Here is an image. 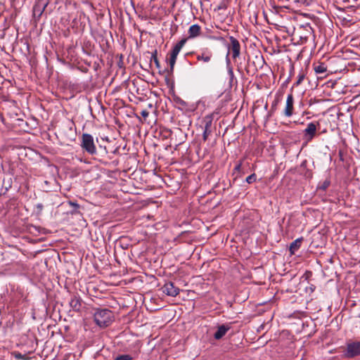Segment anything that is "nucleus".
Here are the masks:
<instances>
[{"label": "nucleus", "instance_id": "f257e3e1", "mask_svg": "<svg viewBox=\"0 0 360 360\" xmlns=\"http://www.w3.org/2000/svg\"><path fill=\"white\" fill-rule=\"evenodd\" d=\"M94 321L101 328L108 327L113 321L114 316L112 311L108 309L96 310L94 315Z\"/></svg>", "mask_w": 360, "mask_h": 360}, {"label": "nucleus", "instance_id": "f03ea898", "mask_svg": "<svg viewBox=\"0 0 360 360\" xmlns=\"http://www.w3.org/2000/svg\"><path fill=\"white\" fill-rule=\"evenodd\" d=\"M229 39L230 43L227 46L228 53L226 56V60L228 65L230 64V60L229 58V54H231L234 60H236L240 55V44L239 41L233 36H230Z\"/></svg>", "mask_w": 360, "mask_h": 360}, {"label": "nucleus", "instance_id": "7ed1b4c3", "mask_svg": "<svg viewBox=\"0 0 360 360\" xmlns=\"http://www.w3.org/2000/svg\"><path fill=\"white\" fill-rule=\"evenodd\" d=\"M80 146L89 155H93L96 153L94 137L89 134L85 133L82 134Z\"/></svg>", "mask_w": 360, "mask_h": 360}, {"label": "nucleus", "instance_id": "20e7f679", "mask_svg": "<svg viewBox=\"0 0 360 360\" xmlns=\"http://www.w3.org/2000/svg\"><path fill=\"white\" fill-rule=\"evenodd\" d=\"M320 127L319 122H311L307 124L305 129L303 130V140L308 143L316 135L317 129Z\"/></svg>", "mask_w": 360, "mask_h": 360}, {"label": "nucleus", "instance_id": "39448f33", "mask_svg": "<svg viewBox=\"0 0 360 360\" xmlns=\"http://www.w3.org/2000/svg\"><path fill=\"white\" fill-rule=\"evenodd\" d=\"M186 39H182L173 47V49L171 51L170 58L169 60V63L170 65L171 71L173 70L174 66L176 63L177 56L179 53L182 47L186 44Z\"/></svg>", "mask_w": 360, "mask_h": 360}, {"label": "nucleus", "instance_id": "423d86ee", "mask_svg": "<svg viewBox=\"0 0 360 360\" xmlns=\"http://www.w3.org/2000/svg\"><path fill=\"white\" fill-rule=\"evenodd\" d=\"M49 4V0H37L33 7V15L36 19L41 18Z\"/></svg>", "mask_w": 360, "mask_h": 360}, {"label": "nucleus", "instance_id": "0eeeda50", "mask_svg": "<svg viewBox=\"0 0 360 360\" xmlns=\"http://www.w3.org/2000/svg\"><path fill=\"white\" fill-rule=\"evenodd\" d=\"M360 354V342H354L347 345L345 355L352 358Z\"/></svg>", "mask_w": 360, "mask_h": 360}, {"label": "nucleus", "instance_id": "6e6552de", "mask_svg": "<svg viewBox=\"0 0 360 360\" xmlns=\"http://www.w3.org/2000/svg\"><path fill=\"white\" fill-rule=\"evenodd\" d=\"M213 53L208 48L202 49L199 53H196V59L198 61H202L203 63H210Z\"/></svg>", "mask_w": 360, "mask_h": 360}, {"label": "nucleus", "instance_id": "1a4fd4ad", "mask_svg": "<svg viewBox=\"0 0 360 360\" xmlns=\"http://www.w3.org/2000/svg\"><path fill=\"white\" fill-rule=\"evenodd\" d=\"M294 112V97L292 94H289L287 96L286 103L283 110V114L285 117H290Z\"/></svg>", "mask_w": 360, "mask_h": 360}, {"label": "nucleus", "instance_id": "9d476101", "mask_svg": "<svg viewBox=\"0 0 360 360\" xmlns=\"http://www.w3.org/2000/svg\"><path fill=\"white\" fill-rule=\"evenodd\" d=\"M162 292L172 297H176L179 293V288L176 287L172 282L166 283L162 288Z\"/></svg>", "mask_w": 360, "mask_h": 360}, {"label": "nucleus", "instance_id": "9b49d317", "mask_svg": "<svg viewBox=\"0 0 360 360\" xmlns=\"http://www.w3.org/2000/svg\"><path fill=\"white\" fill-rule=\"evenodd\" d=\"M231 329V327L229 325L222 324L217 327V330L214 334V338L215 340H220L222 338L226 333Z\"/></svg>", "mask_w": 360, "mask_h": 360}, {"label": "nucleus", "instance_id": "f8f14e48", "mask_svg": "<svg viewBox=\"0 0 360 360\" xmlns=\"http://www.w3.org/2000/svg\"><path fill=\"white\" fill-rule=\"evenodd\" d=\"M82 305L81 297L78 295H72L70 301V306L72 310L79 311L82 308Z\"/></svg>", "mask_w": 360, "mask_h": 360}, {"label": "nucleus", "instance_id": "ddd939ff", "mask_svg": "<svg viewBox=\"0 0 360 360\" xmlns=\"http://www.w3.org/2000/svg\"><path fill=\"white\" fill-rule=\"evenodd\" d=\"M201 32V27L199 25L195 24L191 25L188 31V38L192 39L198 37Z\"/></svg>", "mask_w": 360, "mask_h": 360}, {"label": "nucleus", "instance_id": "4468645a", "mask_svg": "<svg viewBox=\"0 0 360 360\" xmlns=\"http://www.w3.org/2000/svg\"><path fill=\"white\" fill-rule=\"evenodd\" d=\"M214 120V113H211L207 115L204 117L202 120V123L204 124V129H212V122Z\"/></svg>", "mask_w": 360, "mask_h": 360}, {"label": "nucleus", "instance_id": "2eb2a0df", "mask_svg": "<svg viewBox=\"0 0 360 360\" xmlns=\"http://www.w3.org/2000/svg\"><path fill=\"white\" fill-rule=\"evenodd\" d=\"M303 241V238L300 237L295 240L290 245L289 250L290 253L295 254V252L300 248L301 243Z\"/></svg>", "mask_w": 360, "mask_h": 360}, {"label": "nucleus", "instance_id": "dca6fc26", "mask_svg": "<svg viewBox=\"0 0 360 360\" xmlns=\"http://www.w3.org/2000/svg\"><path fill=\"white\" fill-rule=\"evenodd\" d=\"M314 70L316 74H323L327 71V65L323 63L314 64Z\"/></svg>", "mask_w": 360, "mask_h": 360}, {"label": "nucleus", "instance_id": "f3484780", "mask_svg": "<svg viewBox=\"0 0 360 360\" xmlns=\"http://www.w3.org/2000/svg\"><path fill=\"white\" fill-rule=\"evenodd\" d=\"M153 61L156 68L160 69V61L158 58V52H157V50H155L152 54H151V57H150V62Z\"/></svg>", "mask_w": 360, "mask_h": 360}, {"label": "nucleus", "instance_id": "a211bd4d", "mask_svg": "<svg viewBox=\"0 0 360 360\" xmlns=\"http://www.w3.org/2000/svg\"><path fill=\"white\" fill-rule=\"evenodd\" d=\"M305 78V73L304 72L303 70H301L298 75H297V81L295 82L294 84V86H298L299 85L301 84V83L303 82V80Z\"/></svg>", "mask_w": 360, "mask_h": 360}, {"label": "nucleus", "instance_id": "6ab92c4d", "mask_svg": "<svg viewBox=\"0 0 360 360\" xmlns=\"http://www.w3.org/2000/svg\"><path fill=\"white\" fill-rule=\"evenodd\" d=\"M14 357L16 359H22V360H29L30 358L27 356L25 354H22L18 352H15L13 354Z\"/></svg>", "mask_w": 360, "mask_h": 360}, {"label": "nucleus", "instance_id": "aec40b11", "mask_svg": "<svg viewBox=\"0 0 360 360\" xmlns=\"http://www.w3.org/2000/svg\"><path fill=\"white\" fill-rule=\"evenodd\" d=\"M330 182L329 180H325L322 184L319 185L318 188L322 191H326L330 186Z\"/></svg>", "mask_w": 360, "mask_h": 360}, {"label": "nucleus", "instance_id": "412c9836", "mask_svg": "<svg viewBox=\"0 0 360 360\" xmlns=\"http://www.w3.org/2000/svg\"><path fill=\"white\" fill-rule=\"evenodd\" d=\"M256 180H257V176H256V174L255 173H253V174L249 175L246 178L245 181L248 184H252V183L255 182Z\"/></svg>", "mask_w": 360, "mask_h": 360}, {"label": "nucleus", "instance_id": "4be33fe9", "mask_svg": "<svg viewBox=\"0 0 360 360\" xmlns=\"http://www.w3.org/2000/svg\"><path fill=\"white\" fill-rule=\"evenodd\" d=\"M212 129H204L203 133H202V139L204 141H206L208 139V136L211 134Z\"/></svg>", "mask_w": 360, "mask_h": 360}, {"label": "nucleus", "instance_id": "5701e85b", "mask_svg": "<svg viewBox=\"0 0 360 360\" xmlns=\"http://www.w3.org/2000/svg\"><path fill=\"white\" fill-rule=\"evenodd\" d=\"M242 160H240L236 162V166L233 169V174H236V172H240L241 167H242Z\"/></svg>", "mask_w": 360, "mask_h": 360}, {"label": "nucleus", "instance_id": "b1692460", "mask_svg": "<svg viewBox=\"0 0 360 360\" xmlns=\"http://www.w3.org/2000/svg\"><path fill=\"white\" fill-rule=\"evenodd\" d=\"M132 357L129 354H122L117 356L115 360H131Z\"/></svg>", "mask_w": 360, "mask_h": 360}, {"label": "nucleus", "instance_id": "393cba45", "mask_svg": "<svg viewBox=\"0 0 360 360\" xmlns=\"http://www.w3.org/2000/svg\"><path fill=\"white\" fill-rule=\"evenodd\" d=\"M35 207L37 209V212L38 214H41L42 212V210L44 209V205L42 203H38L35 205Z\"/></svg>", "mask_w": 360, "mask_h": 360}, {"label": "nucleus", "instance_id": "a878e982", "mask_svg": "<svg viewBox=\"0 0 360 360\" xmlns=\"http://www.w3.org/2000/svg\"><path fill=\"white\" fill-rule=\"evenodd\" d=\"M278 99H276L273 103H272V105H271V111H274L276 109V106L278 105Z\"/></svg>", "mask_w": 360, "mask_h": 360}, {"label": "nucleus", "instance_id": "bb28decb", "mask_svg": "<svg viewBox=\"0 0 360 360\" xmlns=\"http://www.w3.org/2000/svg\"><path fill=\"white\" fill-rule=\"evenodd\" d=\"M141 116L146 119V117H148V115H149V112H148L147 110H143L141 112Z\"/></svg>", "mask_w": 360, "mask_h": 360}, {"label": "nucleus", "instance_id": "cd10ccee", "mask_svg": "<svg viewBox=\"0 0 360 360\" xmlns=\"http://www.w3.org/2000/svg\"><path fill=\"white\" fill-rule=\"evenodd\" d=\"M230 64H227V66H228V72H229V75H230V77L232 78L233 77V69L231 67L229 66Z\"/></svg>", "mask_w": 360, "mask_h": 360}, {"label": "nucleus", "instance_id": "c85d7f7f", "mask_svg": "<svg viewBox=\"0 0 360 360\" xmlns=\"http://www.w3.org/2000/svg\"><path fill=\"white\" fill-rule=\"evenodd\" d=\"M69 204L71 207H74L75 210H77L79 207V205L75 202L70 201Z\"/></svg>", "mask_w": 360, "mask_h": 360}, {"label": "nucleus", "instance_id": "c756f323", "mask_svg": "<svg viewBox=\"0 0 360 360\" xmlns=\"http://www.w3.org/2000/svg\"><path fill=\"white\" fill-rule=\"evenodd\" d=\"M217 39L221 41L223 39V37H218Z\"/></svg>", "mask_w": 360, "mask_h": 360}]
</instances>
